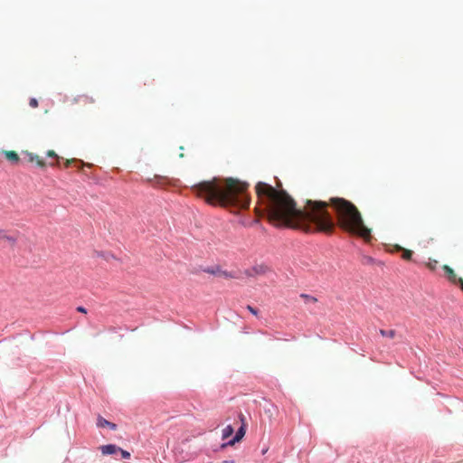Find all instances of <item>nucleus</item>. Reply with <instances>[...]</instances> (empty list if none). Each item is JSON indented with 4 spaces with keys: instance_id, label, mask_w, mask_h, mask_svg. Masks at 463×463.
Returning a JSON list of instances; mask_svg holds the SVG:
<instances>
[{
    "instance_id": "obj_17",
    "label": "nucleus",
    "mask_w": 463,
    "mask_h": 463,
    "mask_svg": "<svg viewBox=\"0 0 463 463\" xmlns=\"http://www.w3.org/2000/svg\"><path fill=\"white\" fill-rule=\"evenodd\" d=\"M301 298H305L307 301L312 302V303H316L317 301V299L315 297H312V296H309V295H306V294H302Z\"/></svg>"
},
{
    "instance_id": "obj_23",
    "label": "nucleus",
    "mask_w": 463,
    "mask_h": 463,
    "mask_svg": "<svg viewBox=\"0 0 463 463\" xmlns=\"http://www.w3.org/2000/svg\"><path fill=\"white\" fill-rule=\"evenodd\" d=\"M73 162H76L75 159L66 160L65 165L66 167H69Z\"/></svg>"
},
{
    "instance_id": "obj_15",
    "label": "nucleus",
    "mask_w": 463,
    "mask_h": 463,
    "mask_svg": "<svg viewBox=\"0 0 463 463\" xmlns=\"http://www.w3.org/2000/svg\"><path fill=\"white\" fill-rule=\"evenodd\" d=\"M233 433V428L232 426L231 425H228L226 426L223 430H222V439H226L227 438H229L230 436H232Z\"/></svg>"
},
{
    "instance_id": "obj_4",
    "label": "nucleus",
    "mask_w": 463,
    "mask_h": 463,
    "mask_svg": "<svg viewBox=\"0 0 463 463\" xmlns=\"http://www.w3.org/2000/svg\"><path fill=\"white\" fill-rule=\"evenodd\" d=\"M269 270V267L264 264L255 265L251 269H246L244 274L248 277L256 275H264Z\"/></svg>"
},
{
    "instance_id": "obj_12",
    "label": "nucleus",
    "mask_w": 463,
    "mask_h": 463,
    "mask_svg": "<svg viewBox=\"0 0 463 463\" xmlns=\"http://www.w3.org/2000/svg\"><path fill=\"white\" fill-rule=\"evenodd\" d=\"M153 182V184L157 187H163L169 184V181L166 177L160 176V175H155L154 179L151 180Z\"/></svg>"
},
{
    "instance_id": "obj_11",
    "label": "nucleus",
    "mask_w": 463,
    "mask_h": 463,
    "mask_svg": "<svg viewBox=\"0 0 463 463\" xmlns=\"http://www.w3.org/2000/svg\"><path fill=\"white\" fill-rule=\"evenodd\" d=\"M394 250L402 251V258L405 260H410L412 257V250L402 248L400 245L394 246Z\"/></svg>"
},
{
    "instance_id": "obj_18",
    "label": "nucleus",
    "mask_w": 463,
    "mask_h": 463,
    "mask_svg": "<svg viewBox=\"0 0 463 463\" xmlns=\"http://www.w3.org/2000/svg\"><path fill=\"white\" fill-rule=\"evenodd\" d=\"M29 105L32 108H37L38 107V100L34 98H32L29 101Z\"/></svg>"
},
{
    "instance_id": "obj_2",
    "label": "nucleus",
    "mask_w": 463,
    "mask_h": 463,
    "mask_svg": "<svg viewBox=\"0 0 463 463\" xmlns=\"http://www.w3.org/2000/svg\"><path fill=\"white\" fill-rule=\"evenodd\" d=\"M249 184L237 178H218L202 181L191 186V191L212 205L247 209L250 203Z\"/></svg>"
},
{
    "instance_id": "obj_20",
    "label": "nucleus",
    "mask_w": 463,
    "mask_h": 463,
    "mask_svg": "<svg viewBox=\"0 0 463 463\" xmlns=\"http://www.w3.org/2000/svg\"><path fill=\"white\" fill-rule=\"evenodd\" d=\"M247 309L254 316H257L258 315V310L256 308H254L253 307L248 305L247 306Z\"/></svg>"
},
{
    "instance_id": "obj_13",
    "label": "nucleus",
    "mask_w": 463,
    "mask_h": 463,
    "mask_svg": "<svg viewBox=\"0 0 463 463\" xmlns=\"http://www.w3.org/2000/svg\"><path fill=\"white\" fill-rule=\"evenodd\" d=\"M5 157L13 162L17 163L19 161V156L15 151H5Z\"/></svg>"
},
{
    "instance_id": "obj_6",
    "label": "nucleus",
    "mask_w": 463,
    "mask_h": 463,
    "mask_svg": "<svg viewBox=\"0 0 463 463\" xmlns=\"http://www.w3.org/2000/svg\"><path fill=\"white\" fill-rule=\"evenodd\" d=\"M442 269L444 270L445 274L447 275L448 279L453 283V284H459L460 285V279L461 278H458L452 268H450L449 265H443Z\"/></svg>"
},
{
    "instance_id": "obj_25",
    "label": "nucleus",
    "mask_w": 463,
    "mask_h": 463,
    "mask_svg": "<svg viewBox=\"0 0 463 463\" xmlns=\"http://www.w3.org/2000/svg\"><path fill=\"white\" fill-rule=\"evenodd\" d=\"M459 286H460L461 289L463 290V279H460V285Z\"/></svg>"
},
{
    "instance_id": "obj_24",
    "label": "nucleus",
    "mask_w": 463,
    "mask_h": 463,
    "mask_svg": "<svg viewBox=\"0 0 463 463\" xmlns=\"http://www.w3.org/2000/svg\"><path fill=\"white\" fill-rule=\"evenodd\" d=\"M77 310H78L79 312H81V313H86V312H87V311H86V309H85V307H77Z\"/></svg>"
},
{
    "instance_id": "obj_10",
    "label": "nucleus",
    "mask_w": 463,
    "mask_h": 463,
    "mask_svg": "<svg viewBox=\"0 0 463 463\" xmlns=\"http://www.w3.org/2000/svg\"><path fill=\"white\" fill-rule=\"evenodd\" d=\"M28 161L31 163H35L40 167L45 166V162L39 156L33 155L32 153H27Z\"/></svg>"
},
{
    "instance_id": "obj_16",
    "label": "nucleus",
    "mask_w": 463,
    "mask_h": 463,
    "mask_svg": "<svg viewBox=\"0 0 463 463\" xmlns=\"http://www.w3.org/2000/svg\"><path fill=\"white\" fill-rule=\"evenodd\" d=\"M437 265H438V260H430V261L427 263V267L430 270H434L436 269Z\"/></svg>"
},
{
    "instance_id": "obj_21",
    "label": "nucleus",
    "mask_w": 463,
    "mask_h": 463,
    "mask_svg": "<svg viewBox=\"0 0 463 463\" xmlns=\"http://www.w3.org/2000/svg\"><path fill=\"white\" fill-rule=\"evenodd\" d=\"M80 99H83V102H86V101L94 102V99L92 98H89L88 96H82V97H80Z\"/></svg>"
},
{
    "instance_id": "obj_7",
    "label": "nucleus",
    "mask_w": 463,
    "mask_h": 463,
    "mask_svg": "<svg viewBox=\"0 0 463 463\" xmlns=\"http://www.w3.org/2000/svg\"><path fill=\"white\" fill-rule=\"evenodd\" d=\"M99 449L102 455H112L118 452V450H121L119 447L114 444L103 445L99 448Z\"/></svg>"
},
{
    "instance_id": "obj_14",
    "label": "nucleus",
    "mask_w": 463,
    "mask_h": 463,
    "mask_svg": "<svg viewBox=\"0 0 463 463\" xmlns=\"http://www.w3.org/2000/svg\"><path fill=\"white\" fill-rule=\"evenodd\" d=\"M380 334H381L382 336H386V337H389V338H394L395 335H396V331L393 330V329H391V330L380 329Z\"/></svg>"
},
{
    "instance_id": "obj_3",
    "label": "nucleus",
    "mask_w": 463,
    "mask_h": 463,
    "mask_svg": "<svg viewBox=\"0 0 463 463\" xmlns=\"http://www.w3.org/2000/svg\"><path fill=\"white\" fill-rule=\"evenodd\" d=\"M203 271L205 273L212 274V275L224 278V279H239L240 278V276L238 275V272L224 270L220 266L206 268L203 269Z\"/></svg>"
},
{
    "instance_id": "obj_26",
    "label": "nucleus",
    "mask_w": 463,
    "mask_h": 463,
    "mask_svg": "<svg viewBox=\"0 0 463 463\" xmlns=\"http://www.w3.org/2000/svg\"><path fill=\"white\" fill-rule=\"evenodd\" d=\"M179 156H180V157H184V154H183V153H181V154L179 155Z\"/></svg>"
},
{
    "instance_id": "obj_1",
    "label": "nucleus",
    "mask_w": 463,
    "mask_h": 463,
    "mask_svg": "<svg viewBox=\"0 0 463 463\" xmlns=\"http://www.w3.org/2000/svg\"><path fill=\"white\" fill-rule=\"evenodd\" d=\"M255 191L262 213L278 226L306 232L331 233L335 224L327 211L330 204L335 213L337 225L343 231L365 241L372 239V230L364 224L360 211L346 199L332 197L329 203L307 200L303 209H298L295 201L284 190H277L267 183L259 182Z\"/></svg>"
},
{
    "instance_id": "obj_22",
    "label": "nucleus",
    "mask_w": 463,
    "mask_h": 463,
    "mask_svg": "<svg viewBox=\"0 0 463 463\" xmlns=\"http://www.w3.org/2000/svg\"><path fill=\"white\" fill-rule=\"evenodd\" d=\"M47 156H50V157H57V155H56V153L53 150H49L47 152Z\"/></svg>"
},
{
    "instance_id": "obj_19",
    "label": "nucleus",
    "mask_w": 463,
    "mask_h": 463,
    "mask_svg": "<svg viewBox=\"0 0 463 463\" xmlns=\"http://www.w3.org/2000/svg\"><path fill=\"white\" fill-rule=\"evenodd\" d=\"M120 453H121V456L123 458H130V453L127 450H124L121 449V450H118Z\"/></svg>"
},
{
    "instance_id": "obj_5",
    "label": "nucleus",
    "mask_w": 463,
    "mask_h": 463,
    "mask_svg": "<svg viewBox=\"0 0 463 463\" xmlns=\"http://www.w3.org/2000/svg\"><path fill=\"white\" fill-rule=\"evenodd\" d=\"M239 418L241 421H244V415L242 413H240L239 415ZM245 432H246V427H245V424L244 422H242V425L241 426V428L237 430L234 438L232 439H231L229 442H228V445L230 446H232L234 445L236 442H239L245 435Z\"/></svg>"
},
{
    "instance_id": "obj_9",
    "label": "nucleus",
    "mask_w": 463,
    "mask_h": 463,
    "mask_svg": "<svg viewBox=\"0 0 463 463\" xmlns=\"http://www.w3.org/2000/svg\"><path fill=\"white\" fill-rule=\"evenodd\" d=\"M97 425L99 428L109 427V429H111L113 430H115L117 429V425L115 423H112V422L107 420L106 419L102 418L101 416H99L98 418Z\"/></svg>"
},
{
    "instance_id": "obj_8",
    "label": "nucleus",
    "mask_w": 463,
    "mask_h": 463,
    "mask_svg": "<svg viewBox=\"0 0 463 463\" xmlns=\"http://www.w3.org/2000/svg\"><path fill=\"white\" fill-rule=\"evenodd\" d=\"M5 241L8 242L9 245L14 246L16 242V238L7 234L5 231L0 229V241Z\"/></svg>"
}]
</instances>
